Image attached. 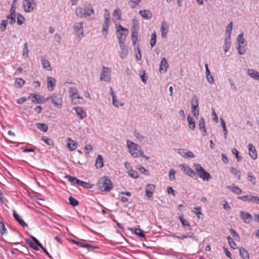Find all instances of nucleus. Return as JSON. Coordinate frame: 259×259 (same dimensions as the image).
Wrapping results in <instances>:
<instances>
[{
  "instance_id": "1",
  "label": "nucleus",
  "mask_w": 259,
  "mask_h": 259,
  "mask_svg": "<svg viewBox=\"0 0 259 259\" xmlns=\"http://www.w3.org/2000/svg\"><path fill=\"white\" fill-rule=\"evenodd\" d=\"M126 142L128 152L133 157L139 158L143 154V150L140 145L129 140Z\"/></svg>"
},
{
  "instance_id": "2",
  "label": "nucleus",
  "mask_w": 259,
  "mask_h": 259,
  "mask_svg": "<svg viewBox=\"0 0 259 259\" xmlns=\"http://www.w3.org/2000/svg\"><path fill=\"white\" fill-rule=\"evenodd\" d=\"M97 185L102 191L109 192L113 188L111 181L108 176L101 178L98 181Z\"/></svg>"
},
{
  "instance_id": "3",
  "label": "nucleus",
  "mask_w": 259,
  "mask_h": 259,
  "mask_svg": "<svg viewBox=\"0 0 259 259\" xmlns=\"http://www.w3.org/2000/svg\"><path fill=\"white\" fill-rule=\"evenodd\" d=\"M193 167L194 168L197 175L204 181H208L211 179L210 175L205 171L200 164L194 163L193 164Z\"/></svg>"
},
{
  "instance_id": "4",
  "label": "nucleus",
  "mask_w": 259,
  "mask_h": 259,
  "mask_svg": "<svg viewBox=\"0 0 259 259\" xmlns=\"http://www.w3.org/2000/svg\"><path fill=\"white\" fill-rule=\"evenodd\" d=\"M94 12V10L91 5L88 6L85 8L78 7L75 10L76 15L81 18L90 16Z\"/></svg>"
},
{
  "instance_id": "5",
  "label": "nucleus",
  "mask_w": 259,
  "mask_h": 259,
  "mask_svg": "<svg viewBox=\"0 0 259 259\" xmlns=\"http://www.w3.org/2000/svg\"><path fill=\"white\" fill-rule=\"evenodd\" d=\"M101 81L110 82L111 80L110 68L105 66L102 67V71L100 74Z\"/></svg>"
},
{
  "instance_id": "6",
  "label": "nucleus",
  "mask_w": 259,
  "mask_h": 259,
  "mask_svg": "<svg viewBox=\"0 0 259 259\" xmlns=\"http://www.w3.org/2000/svg\"><path fill=\"white\" fill-rule=\"evenodd\" d=\"M35 6L36 3L34 0H25L23 2L24 10L27 13L32 12Z\"/></svg>"
},
{
  "instance_id": "7",
  "label": "nucleus",
  "mask_w": 259,
  "mask_h": 259,
  "mask_svg": "<svg viewBox=\"0 0 259 259\" xmlns=\"http://www.w3.org/2000/svg\"><path fill=\"white\" fill-rule=\"evenodd\" d=\"M74 31L75 35L81 38L83 36V27L82 22H76L74 24Z\"/></svg>"
},
{
  "instance_id": "8",
  "label": "nucleus",
  "mask_w": 259,
  "mask_h": 259,
  "mask_svg": "<svg viewBox=\"0 0 259 259\" xmlns=\"http://www.w3.org/2000/svg\"><path fill=\"white\" fill-rule=\"evenodd\" d=\"M237 198L243 201L253 202L256 204H259V197L253 195H244L242 196H238Z\"/></svg>"
},
{
  "instance_id": "9",
  "label": "nucleus",
  "mask_w": 259,
  "mask_h": 259,
  "mask_svg": "<svg viewBox=\"0 0 259 259\" xmlns=\"http://www.w3.org/2000/svg\"><path fill=\"white\" fill-rule=\"evenodd\" d=\"M51 99L55 107H57L59 108L62 107L63 101L61 97L53 94L51 96Z\"/></svg>"
},
{
  "instance_id": "10",
  "label": "nucleus",
  "mask_w": 259,
  "mask_h": 259,
  "mask_svg": "<svg viewBox=\"0 0 259 259\" xmlns=\"http://www.w3.org/2000/svg\"><path fill=\"white\" fill-rule=\"evenodd\" d=\"M180 167L184 172L190 177L193 178L195 176L194 171L188 165L185 164H181Z\"/></svg>"
},
{
  "instance_id": "11",
  "label": "nucleus",
  "mask_w": 259,
  "mask_h": 259,
  "mask_svg": "<svg viewBox=\"0 0 259 259\" xmlns=\"http://www.w3.org/2000/svg\"><path fill=\"white\" fill-rule=\"evenodd\" d=\"M73 109L75 111L76 114L80 119H83L87 116L85 111L82 107H74Z\"/></svg>"
},
{
  "instance_id": "12",
  "label": "nucleus",
  "mask_w": 259,
  "mask_h": 259,
  "mask_svg": "<svg viewBox=\"0 0 259 259\" xmlns=\"http://www.w3.org/2000/svg\"><path fill=\"white\" fill-rule=\"evenodd\" d=\"M240 218L246 224H249L252 220V216L248 213L242 210L240 212Z\"/></svg>"
},
{
  "instance_id": "13",
  "label": "nucleus",
  "mask_w": 259,
  "mask_h": 259,
  "mask_svg": "<svg viewBox=\"0 0 259 259\" xmlns=\"http://www.w3.org/2000/svg\"><path fill=\"white\" fill-rule=\"evenodd\" d=\"M160 29L162 37L163 38H166L169 29V25L168 23L164 21L162 22Z\"/></svg>"
},
{
  "instance_id": "14",
  "label": "nucleus",
  "mask_w": 259,
  "mask_h": 259,
  "mask_svg": "<svg viewBox=\"0 0 259 259\" xmlns=\"http://www.w3.org/2000/svg\"><path fill=\"white\" fill-rule=\"evenodd\" d=\"M156 186L154 184H148L146 185V188H145V191L146 193V196L148 198L152 197L154 191L155 190Z\"/></svg>"
},
{
  "instance_id": "15",
  "label": "nucleus",
  "mask_w": 259,
  "mask_h": 259,
  "mask_svg": "<svg viewBox=\"0 0 259 259\" xmlns=\"http://www.w3.org/2000/svg\"><path fill=\"white\" fill-rule=\"evenodd\" d=\"M56 82V80L54 78L50 76L47 77L48 89L50 91H52L55 89Z\"/></svg>"
},
{
  "instance_id": "16",
  "label": "nucleus",
  "mask_w": 259,
  "mask_h": 259,
  "mask_svg": "<svg viewBox=\"0 0 259 259\" xmlns=\"http://www.w3.org/2000/svg\"><path fill=\"white\" fill-rule=\"evenodd\" d=\"M248 148L249 150V154L250 156L253 159L255 160L257 158V154L256 150L255 147L251 143L248 145Z\"/></svg>"
},
{
  "instance_id": "17",
  "label": "nucleus",
  "mask_w": 259,
  "mask_h": 259,
  "mask_svg": "<svg viewBox=\"0 0 259 259\" xmlns=\"http://www.w3.org/2000/svg\"><path fill=\"white\" fill-rule=\"evenodd\" d=\"M168 67V64L165 58H162L159 66L160 72H166Z\"/></svg>"
},
{
  "instance_id": "18",
  "label": "nucleus",
  "mask_w": 259,
  "mask_h": 259,
  "mask_svg": "<svg viewBox=\"0 0 259 259\" xmlns=\"http://www.w3.org/2000/svg\"><path fill=\"white\" fill-rule=\"evenodd\" d=\"M76 245L78 246L84 248H87L89 250H93L94 249H98L99 248L98 246H94L90 244L83 243L81 242L77 241L76 243Z\"/></svg>"
},
{
  "instance_id": "19",
  "label": "nucleus",
  "mask_w": 259,
  "mask_h": 259,
  "mask_svg": "<svg viewBox=\"0 0 259 259\" xmlns=\"http://www.w3.org/2000/svg\"><path fill=\"white\" fill-rule=\"evenodd\" d=\"M67 147L70 151H73L77 148V143L70 138H68Z\"/></svg>"
},
{
  "instance_id": "20",
  "label": "nucleus",
  "mask_w": 259,
  "mask_h": 259,
  "mask_svg": "<svg viewBox=\"0 0 259 259\" xmlns=\"http://www.w3.org/2000/svg\"><path fill=\"white\" fill-rule=\"evenodd\" d=\"M13 217L15 220L23 228L27 227V224L20 218L19 215L16 213V211H13Z\"/></svg>"
},
{
  "instance_id": "21",
  "label": "nucleus",
  "mask_w": 259,
  "mask_h": 259,
  "mask_svg": "<svg viewBox=\"0 0 259 259\" xmlns=\"http://www.w3.org/2000/svg\"><path fill=\"white\" fill-rule=\"evenodd\" d=\"M110 24V20H104L103 24L102 34L106 37L108 30Z\"/></svg>"
},
{
  "instance_id": "22",
  "label": "nucleus",
  "mask_w": 259,
  "mask_h": 259,
  "mask_svg": "<svg viewBox=\"0 0 259 259\" xmlns=\"http://www.w3.org/2000/svg\"><path fill=\"white\" fill-rule=\"evenodd\" d=\"M117 33V38L118 40H122L123 39H125L126 36L128 35V29H125L124 30H121Z\"/></svg>"
},
{
  "instance_id": "23",
  "label": "nucleus",
  "mask_w": 259,
  "mask_h": 259,
  "mask_svg": "<svg viewBox=\"0 0 259 259\" xmlns=\"http://www.w3.org/2000/svg\"><path fill=\"white\" fill-rule=\"evenodd\" d=\"M239 254L243 259H249V255L247 251L241 247L239 248Z\"/></svg>"
},
{
  "instance_id": "24",
  "label": "nucleus",
  "mask_w": 259,
  "mask_h": 259,
  "mask_svg": "<svg viewBox=\"0 0 259 259\" xmlns=\"http://www.w3.org/2000/svg\"><path fill=\"white\" fill-rule=\"evenodd\" d=\"M198 125L199 129L203 132V136H205L206 135V132L205 128V120L203 117L200 118Z\"/></svg>"
},
{
  "instance_id": "25",
  "label": "nucleus",
  "mask_w": 259,
  "mask_h": 259,
  "mask_svg": "<svg viewBox=\"0 0 259 259\" xmlns=\"http://www.w3.org/2000/svg\"><path fill=\"white\" fill-rule=\"evenodd\" d=\"M249 75L255 80H259V72L254 69H248Z\"/></svg>"
},
{
  "instance_id": "26",
  "label": "nucleus",
  "mask_w": 259,
  "mask_h": 259,
  "mask_svg": "<svg viewBox=\"0 0 259 259\" xmlns=\"http://www.w3.org/2000/svg\"><path fill=\"white\" fill-rule=\"evenodd\" d=\"M139 13L144 18L150 19L152 17V13L149 10H141Z\"/></svg>"
},
{
  "instance_id": "27",
  "label": "nucleus",
  "mask_w": 259,
  "mask_h": 259,
  "mask_svg": "<svg viewBox=\"0 0 259 259\" xmlns=\"http://www.w3.org/2000/svg\"><path fill=\"white\" fill-rule=\"evenodd\" d=\"M95 165L97 168H102L104 166L103 158L101 155H98L96 160Z\"/></svg>"
},
{
  "instance_id": "28",
  "label": "nucleus",
  "mask_w": 259,
  "mask_h": 259,
  "mask_svg": "<svg viewBox=\"0 0 259 259\" xmlns=\"http://www.w3.org/2000/svg\"><path fill=\"white\" fill-rule=\"evenodd\" d=\"M227 188L236 194H240L242 192V190L238 186H236L234 185L228 186Z\"/></svg>"
},
{
  "instance_id": "29",
  "label": "nucleus",
  "mask_w": 259,
  "mask_h": 259,
  "mask_svg": "<svg viewBox=\"0 0 259 259\" xmlns=\"http://www.w3.org/2000/svg\"><path fill=\"white\" fill-rule=\"evenodd\" d=\"M231 40L229 36H227L225 39V43L224 45V52H227L231 47Z\"/></svg>"
},
{
  "instance_id": "30",
  "label": "nucleus",
  "mask_w": 259,
  "mask_h": 259,
  "mask_svg": "<svg viewBox=\"0 0 259 259\" xmlns=\"http://www.w3.org/2000/svg\"><path fill=\"white\" fill-rule=\"evenodd\" d=\"M42 65L43 68L47 70H51V67L50 66L49 61L46 59V58L42 57L41 58Z\"/></svg>"
},
{
  "instance_id": "31",
  "label": "nucleus",
  "mask_w": 259,
  "mask_h": 259,
  "mask_svg": "<svg viewBox=\"0 0 259 259\" xmlns=\"http://www.w3.org/2000/svg\"><path fill=\"white\" fill-rule=\"evenodd\" d=\"M32 102L33 103L36 102L37 104H41L45 101H44L43 97L38 94H34L32 96Z\"/></svg>"
},
{
  "instance_id": "32",
  "label": "nucleus",
  "mask_w": 259,
  "mask_h": 259,
  "mask_svg": "<svg viewBox=\"0 0 259 259\" xmlns=\"http://www.w3.org/2000/svg\"><path fill=\"white\" fill-rule=\"evenodd\" d=\"M230 169L231 173L233 174L238 180H240L241 179V172L233 167H231Z\"/></svg>"
},
{
  "instance_id": "33",
  "label": "nucleus",
  "mask_w": 259,
  "mask_h": 259,
  "mask_svg": "<svg viewBox=\"0 0 259 259\" xmlns=\"http://www.w3.org/2000/svg\"><path fill=\"white\" fill-rule=\"evenodd\" d=\"M36 127L43 132H46L48 130V125L46 123H36Z\"/></svg>"
},
{
  "instance_id": "34",
  "label": "nucleus",
  "mask_w": 259,
  "mask_h": 259,
  "mask_svg": "<svg viewBox=\"0 0 259 259\" xmlns=\"http://www.w3.org/2000/svg\"><path fill=\"white\" fill-rule=\"evenodd\" d=\"M25 81L23 79L20 78H17L15 80V86L17 88H21L25 84Z\"/></svg>"
},
{
  "instance_id": "35",
  "label": "nucleus",
  "mask_w": 259,
  "mask_h": 259,
  "mask_svg": "<svg viewBox=\"0 0 259 259\" xmlns=\"http://www.w3.org/2000/svg\"><path fill=\"white\" fill-rule=\"evenodd\" d=\"M198 98L196 95H194L191 100V105L192 107H198Z\"/></svg>"
},
{
  "instance_id": "36",
  "label": "nucleus",
  "mask_w": 259,
  "mask_h": 259,
  "mask_svg": "<svg viewBox=\"0 0 259 259\" xmlns=\"http://www.w3.org/2000/svg\"><path fill=\"white\" fill-rule=\"evenodd\" d=\"M248 181L253 185L256 184V178L251 172H248L247 174Z\"/></svg>"
},
{
  "instance_id": "37",
  "label": "nucleus",
  "mask_w": 259,
  "mask_h": 259,
  "mask_svg": "<svg viewBox=\"0 0 259 259\" xmlns=\"http://www.w3.org/2000/svg\"><path fill=\"white\" fill-rule=\"evenodd\" d=\"M187 120L189 122V128L192 130H194L195 127V122L193 118L189 115L187 117Z\"/></svg>"
},
{
  "instance_id": "38",
  "label": "nucleus",
  "mask_w": 259,
  "mask_h": 259,
  "mask_svg": "<svg viewBox=\"0 0 259 259\" xmlns=\"http://www.w3.org/2000/svg\"><path fill=\"white\" fill-rule=\"evenodd\" d=\"M16 17L17 23L19 25H21L24 23L25 21V18L21 14L18 13L16 15Z\"/></svg>"
},
{
  "instance_id": "39",
  "label": "nucleus",
  "mask_w": 259,
  "mask_h": 259,
  "mask_svg": "<svg viewBox=\"0 0 259 259\" xmlns=\"http://www.w3.org/2000/svg\"><path fill=\"white\" fill-rule=\"evenodd\" d=\"M237 41L238 42V45L243 46L244 44H246L245 39L244 38L242 32L237 36Z\"/></svg>"
},
{
  "instance_id": "40",
  "label": "nucleus",
  "mask_w": 259,
  "mask_h": 259,
  "mask_svg": "<svg viewBox=\"0 0 259 259\" xmlns=\"http://www.w3.org/2000/svg\"><path fill=\"white\" fill-rule=\"evenodd\" d=\"M41 140L44 141L48 145L54 146L53 141L46 136H42L41 138Z\"/></svg>"
},
{
  "instance_id": "41",
  "label": "nucleus",
  "mask_w": 259,
  "mask_h": 259,
  "mask_svg": "<svg viewBox=\"0 0 259 259\" xmlns=\"http://www.w3.org/2000/svg\"><path fill=\"white\" fill-rule=\"evenodd\" d=\"M16 16L8 15L7 16L6 20H7V23H9L11 25H13L16 22Z\"/></svg>"
},
{
  "instance_id": "42",
  "label": "nucleus",
  "mask_w": 259,
  "mask_h": 259,
  "mask_svg": "<svg viewBox=\"0 0 259 259\" xmlns=\"http://www.w3.org/2000/svg\"><path fill=\"white\" fill-rule=\"evenodd\" d=\"M29 49L28 44L27 42H25L24 45V48L23 50L22 56L24 58H27L28 57Z\"/></svg>"
},
{
  "instance_id": "43",
  "label": "nucleus",
  "mask_w": 259,
  "mask_h": 259,
  "mask_svg": "<svg viewBox=\"0 0 259 259\" xmlns=\"http://www.w3.org/2000/svg\"><path fill=\"white\" fill-rule=\"evenodd\" d=\"M227 238L231 247L234 249H236L237 248V244L234 240L230 236H228Z\"/></svg>"
},
{
  "instance_id": "44",
  "label": "nucleus",
  "mask_w": 259,
  "mask_h": 259,
  "mask_svg": "<svg viewBox=\"0 0 259 259\" xmlns=\"http://www.w3.org/2000/svg\"><path fill=\"white\" fill-rule=\"evenodd\" d=\"M246 44L244 46L237 45V49L238 50V53L239 55H244L246 53V48L245 46Z\"/></svg>"
},
{
  "instance_id": "45",
  "label": "nucleus",
  "mask_w": 259,
  "mask_h": 259,
  "mask_svg": "<svg viewBox=\"0 0 259 259\" xmlns=\"http://www.w3.org/2000/svg\"><path fill=\"white\" fill-rule=\"evenodd\" d=\"M179 220L184 227L186 228V227H188L187 230L191 229L189 223L186 220H185L183 217H179Z\"/></svg>"
},
{
  "instance_id": "46",
  "label": "nucleus",
  "mask_w": 259,
  "mask_h": 259,
  "mask_svg": "<svg viewBox=\"0 0 259 259\" xmlns=\"http://www.w3.org/2000/svg\"><path fill=\"white\" fill-rule=\"evenodd\" d=\"M69 204L73 207H75L79 204L78 201L72 196L69 198Z\"/></svg>"
},
{
  "instance_id": "47",
  "label": "nucleus",
  "mask_w": 259,
  "mask_h": 259,
  "mask_svg": "<svg viewBox=\"0 0 259 259\" xmlns=\"http://www.w3.org/2000/svg\"><path fill=\"white\" fill-rule=\"evenodd\" d=\"M7 230L5 227V225L3 222H0V233L2 235L6 234Z\"/></svg>"
},
{
  "instance_id": "48",
  "label": "nucleus",
  "mask_w": 259,
  "mask_h": 259,
  "mask_svg": "<svg viewBox=\"0 0 259 259\" xmlns=\"http://www.w3.org/2000/svg\"><path fill=\"white\" fill-rule=\"evenodd\" d=\"M134 233L140 237L145 238V235L143 231L141 229L135 228Z\"/></svg>"
},
{
  "instance_id": "49",
  "label": "nucleus",
  "mask_w": 259,
  "mask_h": 259,
  "mask_svg": "<svg viewBox=\"0 0 259 259\" xmlns=\"http://www.w3.org/2000/svg\"><path fill=\"white\" fill-rule=\"evenodd\" d=\"M70 100L71 102H74L75 100V99L78 98V99H80V101L81 102H84V99L82 97L79 96L78 92L77 93H76L74 94V95H72L71 97H70Z\"/></svg>"
},
{
  "instance_id": "50",
  "label": "nucleus",
  "mask_w": 259,
  "mask_h": 259,
  "mask_svg": "<svg viewBox=\"0 0 259 259\" xmlns=\"http://www.w3.org/2000/svg\"><path fill=\"white\" fill-rule=\"evenodd\" d=\"M221 124L223 127L225 138H226L227 135L228 134V132H227V130L226 128L225 122L222 118H221Z\"/></svg>"
},
{
  "instance_id": "51",
  "label": "nucleus",
  "mask_w": 259,
  "mask_h": 259,
  "mask_svg": "<svg viewBox=\"0 0 259 259\" xmlns=\"http://www.w3.org/2000/svg\"><path fill=\"white\" fill-rule=\"evenodd\" d=\"M156 42V34L154 32L151 34V38L150 40V45L151 48H153Z\"/></svg>"
},
{
  "instance_id": "52",
  "label": "nucleus",
  "mask_w": 259,
  "mask_h": 259,
  "mask_svg": "<svg viewBox=\"0 0 259 259\" xmlns=\"http://www.w3.org/2000/svg\"><path fill=\"white\" fill-rule=\"evenodd\" d=\"M128 175L134 179H137L139 177L138 172L136 170H134L133 169H130L128 172Z\"/></svg>"
},
{
  "instance_id": "53",
  "label": "nucleus",
  "mask_w": 259,
  "mask_h": 259,
  "mask_svg": "<svg viewBox=\"0 0 259 259\" xmlns=\"http://www.w3.org/2000/svg\"><path fill=\"white\" fill-rule=\"evenodd\" d=\"M132 40L134 46H135L137 41H138V33H132Z\"/></svg>"
},
{
  "instance_id": "54",
  "label": "nucleus",
  "mask_w": 259,
  "mask_h": 259,
  "mask_svg": "<svg viewBox=\"0 0 259 259\" xmlns=\"http://www.w3.org/2000/svg\"><path fill=\"white\" fill-rule=\"evenodd\" d=\"M128 54V51L127 49L121 50L120 57L121 59H124L127 57Z\"/></svg>"
},
{
  "instance_id": "55",
  "label": "nucleus",
  "mask_w": 259,
  "mask_h": 259,
  "mask_svg": "<svg viewBox=\"0 0 259 259\" xmlns=\"http://www.w3.org/2000/svg\"><path fill=\"white\" fill-rule=\"evenodd\" d=\"M7 24H8L7 20H2L1 21V22L0 24V29L2 32L6 30V29L7 28Z\"/></svg>"
},
{
  "instance_id": "56",
  "label": "nucleus",
  "mask_w": 259,
  "mask_h": 259,
  "mask_svg": "<svg viewBox=\"0 0 259 259\" xmlns=\"http://www.w3.org/2000/svg\"><path fill=\"white\" fill-rule=\"evenodd\" d=\"M77 92L78 90L76 87H70L68 89L69 97H71L72 95H74V94L77 93Z\"/></svg>"
},
{
  "instance_id": "57",
  "label": "nucleus",
  "mask_w": 259,
  "mask_h": 259,
  "mask_svg": "<svg viewBox=\"0 0 259 259\" xmlns=\"http://www.w3.org/2000/svg\"><path fill=\"white\" fill-rule=\"evenodd\" d=\"M113 16L114 17H117V19L120 20L121 19V13L120 10H115L113 13Z\"/></svg>"
},
{
  "instance_id": "58",
  "label": "nucleus",
  "mask_w": 259,
  "mask_h": 259,
  "mask_svg": "<svg viewBox=\"0 0 259 259\" xmlns=\"http://www.w3.org/2000/svg\"><path fill=\"white\" fill-rule=\"evenodd\" d=\"M65 178L67 179V180L70 182L72 184H75V182L76 178L72 177L69 175H66L65 177Z\"/></svg>"
},
{
  "instance_id": "59",
  "label": "nucleus",
  "mask_w": 259,
  "mask_h": 259,
  "mask_svg": "<svg viewBox=\"0 0 259 259\" xmlns=\"http://www.w3.org/2000/svg\"><path fill=\"white\" fill-rule=\"evenodd\" d=\"M232 153L233 154L235 155L238 161H240L241 160H242V157L239 155V152L238 151V150L236 149L233 148L232 150Z\"/></svg>"
},
{
  "instance_id": "60",
  "label": "nucleus",
  "mask_w": 259,
  "mask_h": 259,
  "mask_svg": "<svg viewBox=\"0 0 259 259\" xmlns=\"http://www.w3.org/2000/svg\"><path fill=\"white\" fill-rule=\"evenodd\" d=\"M192 211L199 218V215L201 214V208L200 207H194Z\"/></svg>"
},
{
  "instance_id": "61",
  "label": "nucleus",
  "mask_w": 259,
  "mask_h": 259,
  "mask_svg": "<svg viewBox=\"0 0 259 259\" xmlns=\"http://www.w3.org/2000/svg\"><path fill=\"white\" fill-rule=\"evenodd\" d=\"M142 1H133V0H131L130 2H129V4H131V8H132V9H134L140 3H141Z\"/></svg>"
},
{
  "instance_id": "62",
  "label": "nucleus",
  "mask_w": 259,
  "mask_h": 259,
  "mask_svg": "<svg viewBox=\"0 0 259 259\" xmlns=\"http://www.w3.org/2000/svg\"><path fill=\"white\" fill-rule=\"evenodd\" d=\"M16 6H15V4H12L10 10V13L9 15L16 16Z\"/></svg>"
},
{
  "instance_id": "63",
  "label": "nucleus",
  "mask_w": 259,
  "mask_h": 259,
  "mask_svg": "<svg viewBox=\"0 0 259 259\" xmlns=\"http://www.w3.org/2000/svg\"><path fill=\"white\" fill-rule=\"evenodd\" d=\"M233 28V23L232 22H230L229 24L227 25V28H226V33L228 34V36H229L230 37L231 31L232 30Z\"/></svg>"
},
{
  "instance_id": "64",
  "label": "nucleus",
  "mask_w": 259,
  "mask_h": 259,
  "mask_svg": "<svg viewBox=\"0 0 259 259\" xmlns=\"http://www.w3.org/2000/svg\"><path fill=\"white\" fill-rule=\"evenodd\" d=\"M175 173L174 169H171L170 170L169 172V178L170 181H174L176 180Z\"/></svg>"
}]
</instances>
